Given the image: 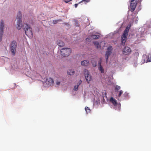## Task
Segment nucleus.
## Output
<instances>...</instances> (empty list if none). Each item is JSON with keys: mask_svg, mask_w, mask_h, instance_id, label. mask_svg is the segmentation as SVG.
Wrapping results in <instances>:
<instances>
[{"mask_svg": "<svg viewBox=\"0 0 151 151\" xmlns=\"http://www.w3.org/2000/svg\"><path fill=\"white\" fill-rule=\"evenodd\" d=\"M17 47V43L16 41L14 40L12 41L11 44L10 50L12 55L14 56L15 55Z\"/></svg>", "mask_w": 151, "mask_h": 151, "instance_id": "nucleus-4", "label": "nucleus"}, {"mask_svg": "<svg viewBox=\"0 0 151 151\" xmlns=\"http://www.w3.org/2000/svg\"><path fill=\"white\" fill-rule=\"evenodd\" d=\"M99 69L102 73H104V70L103 67L101 65V63H99Z\"/></svg>", "mask_w": 151, "mask_h": 151, "instance_id": "nucleus-18", "label": "nucleus"}, {"mask_svg": "<svg viewBox=\"0 0 151 151\" xmlns=\"http://www.w3.org/2000/svg\"><path fill=\"white\" fill-rule=\"evenodd\" d=\"M119 93L118 94V96L120 97L121 96V95L123 93V91H122V90L120 91H119Z\"/></svg>", "mask_w": 151, "mask_h": 151, "instance_id": "nucleus-27", "label": "nucleus"}, {"mask_svg": "<svg viewBox=\"0 0 151 151\" xmlns=\"http://www.w3.org/2000/svg\"><path fill=\"white\" fill-rule=\"evenodd\" d=\"M112 50V47L111 46H109L107 48V51L106 52L105 54V58L106 63H107L108 62V58L109 56L111 53Z\"/></svg>", "mask_w": 151, "mask_h": 151, "instance_id": "nucleus-7", "label": "nucleus"}, {"mask_svg": "<svg viewBox=\"0 0 151 151\" xmlns=\"http://www.w3.org/2000/svg\"><path fill=\"white\" fill-rule=\"evenodd\" d=\"M4 22L3 20H1L0 23V41H1L3 35L4 30Z\"/></svg>", "mask_w": 151, "mask_h": 151, "instance_id": "nucleus-5", "label": "nucleus"}, {"mask_svg": "<svg viewBox=\"0 0 151 151\" xmlns=\"http://www.w3.org/2000/svg\"><path fill=\"white\" fill-rule=\"evenodd\" d=\"M103 102L104 103H105L106 102L105 100L103 98Z\"/></svg>", "mask_w": 151, "mask_h": 151, "instance_id": "nucleus-32", "label": "nucleus"}, {"mask_svg": "<svg viewBox=\"0 0 151 151\" xmlns=\"http://www.w3.org/2000/svg\"><path fill=\"white\" fill-rule=\"evenodd\" d=\"M128 35V34H126L125 33H123L122 35L121 38H122V44L123 45H125V43L126 42L127 37Z\"/></svg>", "mask_w": 151, "mask_h": 151, "instance_id": "nucleus-11", "label": "nucleus"}, {"mask_svg": "<svg viewBox=\"0 0 151 151\" xmlns=\"http://www.w3.org/2000/svg\"><path fill=\"white\" fill-rule=\"evenodd\" d=\"M23 28L24 29L26 35L29 37H32V28L27 24L23 25Z\"/></svg>", "mask_w": 151, "mask_h": 151, "instance_id": "nucleus-1", "label": "nucleus"}, {"mask_svg": "<svg viewBox=\"0 0 151 151\" xmlns=\"http://www.w3.org/2000/svg\"><path fill=\"white\" fill-rule=\"evenodd\" d=\"M122 52L125 55H126L130 54L131 52V50L129 47H125L124 48Z\"/></svg>", "mask_w": 151, "mask_h": 151, "instance_id": "nucleus-10", "label": "nucleus"}, {"mask_svg": "<svg viewBox=\"0 0 151 151\" xmlns=\"http://www.w3.org/2000/svg\"><path fill=\"white\" fill-rule=\"evenodd\" d=\"M86 40L87 41L90 42L91 41V39L90 38H87L86 39Z\"/></svg>", "mask_w": 151, "mask_h": 151, "instance_id": "nucleus-28", "label": "nucleus"}, {"mask_svg": "<svg viewBox=\"0 0 151 151\" xmlns=\"http://www.w3.org/2000/svg\"><path fill=\"white\" fill-rule=\"evenodd\" d=\"M22 15L21 12H19L17 14V17L16 28L18 30L20 29L22 26Z\"/></svg>", "mask_w": 151, "mask_h": 151, "instance_id": "nucleus-2", "label": "nucleus"}, {"mask_svg": "<svg viewBox=\"0 0 151 151\" xmlns=\"http://www.w3.org/2000/svg\"><path fill=\"white\" fill-rule=\"evenodd\" d=\"M91 37L94 39H97L100 37V36L99 35H93L91 36Z\"/></svg>", "mask_w": 151, "mask_h": 151, "instance_id": "nucleus-17", "label": "nucleus"}, {"mask_svg": "<svg viewBox=\"0 0 151 151\" xmlns=\"http://www.w3.org/2000/svg\"><path fill=\"white\" fill-rule=\"evenodd\" d=\"M60 80H57L55 81L56 84L57 86L60 85Z\"/></svg>", "mask_w": 151, "mask_h": 151, "instance_id": "nucleus-26", "label": "nucleus"}, {"mask_svg": "<svg viewBox=\"0 0 151 151\" xmlns=\"http://www.w3.org/2000/svg\"><path fill=\"white\" fill-rule=\"evenodd\" d=\"M120 89V87L119 86L116 85L115 87V91L116 92H117Z\"/></svg>", "mask_w": 151, "mask_h": 151, "instance_id": "nucleus-23", "label": "nucleus"}, {"mask_svg": "<svg viewBox=\"0 0 151 151\" xmlns=\"http://www.w3.org/2000/svg\"><path fill=\"white\" fill-rule=\"evenodd\" d=\"M63 1L66 3H68L70 1H69V0H63Z\"/></svg>", "mask_w": 151, "mask_h": 151, "instance_id": "nucleus-29", "label": "nucleus"}, {"mask_svg": "<svg viewBox=\"0 0 151 151\" xmlns=\"http://www.w3.org/2000/svg\"><path fill=\"white\" fill-rule=\"evenodd\" d=\"M90 0H82L81 1L79 2L78 4H80L81 3L84 2L85 4H86L88 2L90 1Z\"/></svg>", "mask_w": 151, "mask_h": 151, "instance_id": "nucleus-24", "label": "nucleus"}, {"mask_svg": "<svg viewBox=\"0 0 151 151\" xmlns=\"http://www.w3.org/2000/svg\"><path fill=\"white\" fill-rule=\"evenodd\" d=\"M147 61L151 62V54H149L148 56Z\"/></svg>", "mask_w": 151, "mask_h": 151, "instance_id": "nucleus-25", "label": "nucleus"}, {"mask_svg": "<svg viewBox=\"0 0 151 151\" xmlns=\"http://www.w3.org/2000/svg\"><path fill=\"white\" fill-rule=\"evenodd\" d=\"M137 4V0H131L130 7L131 12H133L135 10Z\"/></svg>", "mask_w": 151, "mask_h": 151, "instance_id": "nucleus-6", "label": "nucleus"}, {"mask_svg": "<svg viewBox=\"0 0 151 151\" xmlns=\"http://www.w3.org/2000/svg\"><path fill=\"white\" fill-rule=\"evenodd\" d=\"M130 26L128 25L127 27H126V29H125V30H124V33H125V34H128V32H129V30L130 29Z\"/></svg>", "mask_w": 151, "mask_h": 151, "instance_id": "nucleus-16", "label": "nucleus"}, {"mask_svg": "<svg viewBox=\"0 0 151 151\" xmlns=\"http://www.w3.org/2000/svg\"><path fill=\"white\" fill-rule=\"evenodd\" d=\"M75 71L72 69H70L68 70L67 73L70 75H73L75 73Z\"/></svg>", "mask_w": 151, "mask_h": 151, "instance_id": "nucleus-15", "label": "nucleus"}, {"mask_svg": "<svg viewBox=\"0 0 151 151\" xmlns=\"http://www.w3.org/2000/svg\"><path fill=\"white\" fill-rule=\"evenodd\" d=\"M124 95L125 96L126 95V96H127L128 95V94L127 93H125L124 94Z\"/></svg>", "mask_w": 151, "mask_h": 151, "instance_id": "nucleus-33", "label": "nucleus"}, {"mask_svg": "<svg viewBox=\"0 0 151 151\" xmlns=\"http://www.w3.org/2000/svg\"><path fill=\"white\" fill-rule=\"evenodd\" d=\"M78 4H74L75 7V8H76L77 7Z\"/></svg>", "mask_w": 151, "mask_h": 151, "instance_id": "nucleus-30", "label": "nucleus"}, {"mask_svg": "<svg viewBox=\"0 0 151 151\" xmlns=\"http://www.w3.org/2000/svg\"><path fill=\"white\" fill-rule=\"evenodd\" d=\"M85 109L87 114L90 113L91 110L89 107L87 106L86 107H85Z\"/></svg>", "mask_w": 151, "mask_h": 151, "instance_id": "nucleus-21", "label": "nucleus"}, {"mask_svg": "<svg viewBox=\"0 0 151 151\" xmlns=\"http://www.w3.org/2000/svg\"><path fill=\"white\" fill-rule=\"evenodd\" d=\"M110 101L113 104V105L115 106H118L119 110H120V104H118L116 100L114 99L112 97H111L110 99Z\"/></svg>", "mask_w": 151, "mask_h": 151, "instance_id": "nucleus-8", "label": "nucleus"}, {"mask_svg": "<svg viewBox=\"0 0 151 151\" xmlns=\"http://www.w3.org/2000/svg\"><path fill=\"white\" fill-rule=\"evenodd\" d=\"M82 81L81 80H80L79 81V83L78 84H77V85L75 86L74 87V90L75 91H76L77 90L78 88L79 85L81 83Z\"/></svg>", "mask_w": 151, "mask_h": 151, "instance_id": "nucleus-20", "label": "nucleus"}, {"mask_svg": "<svg viewBox=\"0 0 151 151\" xmlns=\"http://www.w3.org/2000/svg\"><path fill=\"white\" fill-rule=\"evenodd\" d=\"M60 54L63 56H67L71 53V50L68 48H63L60 50Z\"/></svg>", "mask_w": 151, "mask_h": 151, "instance_id": "nucleus-3", "label": "nucleus"}, {"mask_svg": "<svg viewBox=\"0 0 151 151\" xmlns=\"http://www.w3.org/2000/svg\"><path fill=\"white\" fill-rule=\"evenodd\" d=\"M92 64L94 67L96 66V64H95V65H93V63Z\"/></svg>", "mask_w": 151, "mask_h": 151, "instance_id": "nucleus-34", "label": "nucleus"}, {"mask_svg": "<svg viewBox=\"0 0 151 151\" xmlns=\"http://www.w3.org/2000/svg\"><path fill=\"white\" fill-rule=\"evenodd\" d=\"M81 63L82 65L85 66H88L89 64V61L88 60H84L82 61Z\"/></svg>", "mask_w": 151, "mask_h": 151, "instance_id": "nucleus-13", "label": "nucleus"}, {"mask_svg": "<svg viewBox=\"0 0 151 151\" xmlns=\"http://www.w3.org/2000/svg\"><path fill=\"white\" fill-rule=\"evenodd\" d=\"M62 20L61 19H59L58 20H54L53 21V23L54 24H57L59 22H61Z\"/></svg>", "mask_w": 151, "mask_h": 151, "instance_id": "nucleus-22", "label": "nucleus"}, {"mask_svg": "<svg viewBox=\"0 0 151 151\" xmlns=\"http://www.w3.org/2000/svg\"><path fill=\"white\" fill-rule=\"evenodd\" d=\"M75 25L76 26H78V23L77 22H76Z\"/></svg>", "mask_w": 151, "mask_h": 151, "instance_id": "nucleus-31", "label": "nucleus"}, {"mask_svg": "<svg viewBox=\"0 0 151 151\" xmlns=\"http://www.w3.org/2000/svg\"><path fill=\"white\" fill-rule=\"evenodd\" d=\"M46 83L48 85L51 86L54 83L53 79L50 78H49L46 79Z\"/></svg>", "mask_w": 151, "mask_h": 151, "instance_id": "nucleus-12", "label": "nucleus"}, {"mask_svg": "<svg viewBox=\"0 0 151 151\" xmlns=\"http://www.w3.org/2000/svg\"><path fill=\"white\" fill-rule=\"evenodd\" d=\"M93 44L97 48L101 47V45L98 42H93Z\"/></svg>", "mask_w": 151, "mask_h": 151, "instance_id": "nucleus-19", "label": "nucleus"}, {"mask_svg": "<svg viewBox=\"0 0 151 151\" xmlns=\"http://www.w3.org/2000/svg\"><path fill=\"white\" fill-rule=\"evenodd\" d=\"M84 71L86 80L88 83H89V81L92 79L91 76L88 74V71L87 70H85Z\"/></svg>", "mask_w": 151, "mask_h": 151, "instance_id": "nucleus-9", "label": "nucleus"}, {"mask_svg": "<svg viewBox=\"0 0 151 151\" xmlns=\"http://www.w3.org/2000/svg\"><path fill=\"white\" fill-rule=\"evenodd\" d=\"M57 44L60 47H62L64 45V43L60 40H58L57 41Z\"/></svg>", "mask_w": 151, "mask_h": 151, "instance_id": "nucleus-14", "label": "nucleus"}]
</instances>
